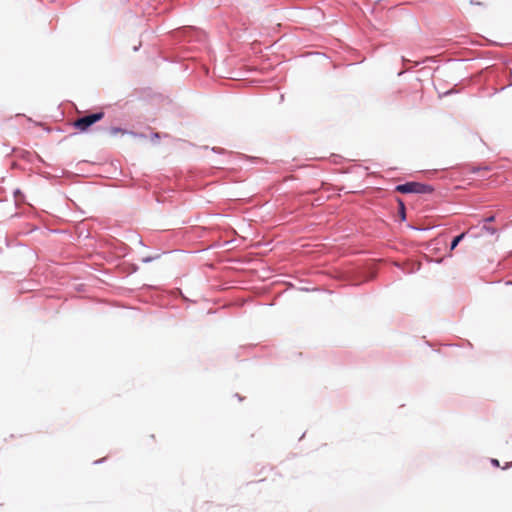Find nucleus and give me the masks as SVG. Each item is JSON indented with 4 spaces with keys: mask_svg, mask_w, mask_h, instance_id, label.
<instances>
[{
    "mask_svg": "<svg viewBox=\"0 0 512 512\" xmlns=\"http://www.w3.org/2000/svg\"><path fill=\"white\" fill-rule=\"evenodd\" d=\"M396 191L400 193H417L425 194L433 191L432 187L419 182H407L405 184L398 185Z\"/></svg>",
    "mask_w": 512,
    "mask_h": 512,
    "instance_id": "obj_1",
    "label": "nucleus"
},
{
    "mask_svg": "<svg viewBox=\"0 0 512 512\" xmlns=\"http://www.w3.org/2000/svg\"><path fill=\"white\" fill-rule=\"evenodd\" d=\"M103 117H104V113L103 112L94 113V114H91V115H87V116L78 118L77 120H75L73 125H74V127L77 130H79L81 132H85V131L88 130V128L91 125H93L94 123L102 120Z\"/></svg>",
    "mask_w": 512,
    "mask_h": 512,
    "instance_id": "obj_2",
    "label": "nucleus"
},
{
    "mask_svg": "<svg viewBox=\"0 0 512 512\" xmlns=\"http://www.w3.org/2000/svg\"><path fill=\"white\" fill-rule=\"evenodd\" d=\"M464 237H465V233H462V234H460V235L456 236V237L453 239L452 243H451L450 250H451V251H452V250H454V249L456 248V246L459 244V242H460Z\"/></svg>",
    "mask_w": 512,
    "mask_h": 512,
    "instance_id": "obj_3",
    "label": "nucleus"
},
{
    "mask_svg": "<svg viewBox=\"0 0 512 512\" xmlns=\"http://www.w3.org/2000/svg\"><path fill=\"white\" fill-rule=\"evenodd\" d=\"M109 132H110V134H111L112 136H116V135H118V134L124 135V134H126V133H127V131H126V130H124V129H122V128H118V127H112V128H110Z\"/></svg>",
    "mask_w": 512,
    "mask_h": 512,
    "instance_id": "obj_4",
    "label": "nucleus"
},
{
    "mask_svg": "<svg viewBox=\"0 0 512 512\" xmlns=\"http://www.w3.org/2000/svg\"><path fill=\"white\" fill-rule=\"evenodd\" d=\"M400 214L402 216V219H405V207H404V204L403 202L400 201Z\"/></svg>",
    "mask_w": 512,
    "mask_h": 512,
    "instance_id": "obj_5",
    "label": "nucleus"
},
{
    "mask_svg": "<svg viewBox=\"0 0 512 512\" xmlns=\"http://www.w3.org/2000/svg\"><path fill=\"white\" fill-rule=\"evenodd\" d=\"M470 3H471V4H476V5H482V3H481V2H479V1H474V0H471V1H470Z\"/></svg>",
    "mask_w": 512,
    "mask_h": 512,
    "instance_id": "obj_6",
    "label": "nucleus"
},
{
    "mask_svg": "<svg viewBox=\"0 0 512 512\" xmlns=\"http://www.w3.org/2000/svg\"><path fill=\"white\" fill-rule=\"evenodd\" d=\"M487 222H492L494 221V216H490L486 219Z\"/></svg>",
    "mask_w": 512,
    "mask_h": 512,
    "instance_id": "obj_7",
    "label": "nucleus"
},
{
    "mask_svg": "<svg viewBox=\"0 0 512 512\" xmlns=\"http://www.w3.org/2000/svg\"><path fill=\"white\" fill-rule=\"evenodd\" d=\"M492 462H493V464H495V465H499L498 460H495V459H494Z\"/></svg>",
    "mask_w": 512,
    "mask_h": 512,
    "instance_id": "obj_8",
    "label": "nucleus"
}]
</instances>
